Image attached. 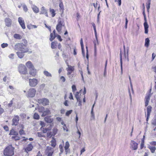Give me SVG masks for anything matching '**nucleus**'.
Here are the masks:
<instances>
[{"mask_svg": "<svg viewBox=\"0 0 156 156\" xmlns=\"http://www.w3.org/2000/svg\"><path fill=\"white\" fill-rule=\"evenodd\" d=\"M26 45L23 43H18L14 46V49L18 51H23V52H28V53H31V51H28L27 48H25Z\"/></svg>", "mask_w": 156, "mask_h": 156, "instance_id": "obj_1", "label": "nucleus"}, {"mask_svg": "<svg viewBox=\"0 0 156 156\" xmlns=\"http://www.w3.org/2000/svg\"><path fill=\"white\" fill-rule=\"evenodd\" d=\"M14 148L12 145L7 147L4 150L3 154L6 156H12L14 154Z\"/></svg>", "mask_w": 156, "mask_h": 156, "instance_id": "obj_2", "label": "nucleus"}, {"mask_svg": "<svg viewBox=\"0 0 156 156\" xmlns=\"http://www.w3.org/2000/svg\"><path fill=\"white\" fill-rule=\"evenodd\" d=\"M64 23L63 21L59 19L58 22V24L56 26V30L59 33L61 32L62 26H64Z\"/></svg>", "mask_w": 156, "mask_h": 156, "instance_id": "obj_3", "label": "nucleus"}, {"mask_svg": "<svg viewBox=\"0 0 156 156\" xmlns=\"http://www.w3.org/2000/svg\"><path fill=\"white\" fill-rule=\"evenodd\" d=\"M19 72L23 74H26L27 73V70L26 66L20 64L19 67Z\"/></svg>", "mask_w": 156, "mask_h": 156, "instance_id": "obj_4", "label": "nucleus"}, {"mask_svg": "<svg viewBox=\"0 0 156 156\" xmlns=\"http://www.w3.org/2000/svg\"><path fill=\"white\" fill-rule=\"evenodd\" d=\"M38 102L43 105H47L48 104L49 101L46 98H41L38 100Z\"/></svg>", "mask_w": 156, "mask_h": 156, "instance_id": "obj_5", "label": "nucleus"}, {"mask_svg": "<svg viewBox=\"0 0 156 156\" xmlns=\"http://www.w3.org/2000/svg\"><path fill=\"white\" fill-rule=\"evenodd\" d=\"M29 85L31 87H35L38 83L37 80L35 78L29 79Z\"/></svg>", "mask_w": 156, "mask_h": 156, "instance_id": "obj_6", "label": "nucleus"}, {"mask_svg": "<svg viewBox=\"0 0 156 156\" xmlns=\"http://www.w3.org/2000/svg\"><path fill=\"white\" fill-rule=\"evenodd\" d=\"M36 92V90L35 89L31 88L28 91V96L30 98H33L34 97Z\"/></svg>", "mask_w": 156, "mask_h": 156, "instance_id": "obj_7", "label": "nucleus"}, {"mask_svg": "<svg viewBox=\"0 0 156 156\" xmlns=\"http://www.w3.org/2000/svg\"><path fill=\"white\" fill-rule=\"evenodd\" d=\"M53 148L51 147H48L45 151L46 153L48 154L47 156H52L53 153Z\"/></svg>", "mask_w": 156, "mask_h": 156, "instance_id": "obj_8", "label": "nucleus"}, {"mask_svg": "<svg viewBox=\"0 0 156 156\" xmlns=\"http://www.w3.org/2000/svg\"><path fill=\"white\" fill-rule=\"evenodd\" d=\"M19 117L17 115L15 116L12 120V126H17L19 123Z\"/></svg>", "mask_w": 156, "mask_h": 156, "instance_id": "obj_9", "label": "nucleus"}, {"mask_svg": "<svg viewBox=\"0 0 156 156\" xmlns=\"http://www.w3.org/2000/svg\"><path fill=\"white\" fill-rule=\"evenodd\" d=\"M131 147L133 150H136L138 147V144L133 140H131L130 143Z\"/></svg>", "mask_w": 156, "mask_h": 156, "instance_id": "obj_10", "label": "nucleus"}, {"mask_svg": "<svg viewBox=\"0 0 156 156\" xmlns=\"http://www.w3.org/2000/svg\"><path fill=\"white\" fill-rule=\"evenodd\" d=\"M18 20L22 28L23 29H25L26 27L24 22V20H23V18L22 17H19L18 18Z\"/></svg>", "mask_w": 156, "mask_h": 156, "instance_id": "obj_11", "label": "nucleus"}, {"mask_svg": "<svg viewBox=\"0 0 156 156\" xmlns=\"http://www.w3.org/2000/svg\"><path fill=\"white\" fill-rule=\"evenodd\" d=\"M144 20H145V22L144 23V29H145V33L146 34H147L148 32V29L149 27V26L147 24V22L145 16H144Z\"/></svg>", "mask_w": 156, "mask_h": 156, "instance_id": "obj_12", "label": "nucleus"}, {"mask_svg": "<svg viewBox=\"0 0 156 156\" xmlns=\"http://www.w3.org/2000/svg\"><path fill=\"white\" fill-rule=\"evenodd\" d=\"M47 11V10L45 9V8L43 6L41 9L40 14H44L46 16L48 17Z\"/></svg>", "mask_w": 156, "mask_h": 156, "instance_id": "obj_13", "label": "nucleus"}, {"mask_svg": "<svg viewBox=\"0 0 156 156\" xmlns=\"http://www.w3.org/2000/svg\"><path fill=\"white\" fill-rule=\"evenodd\" d=\"M123 48L124 49V56L125 58V60H127V61H129V57H128V52H129V48L127 49L126 53L125 47L124 45H123Z\"/></svg>", "mask_w": 156, "mask_h": 156, "instance_id": "obj_14", "label": "nucleus"}, {"mask_svg": "<svg viewBox=\"0 0 156 156\" xmlns=\"http://www.w3.org/2000/svg\"><path fill=\"white\" fill-rule=\"evenodd\" d=\"M5 24L6 26L9 27L11 26L12 24L11 20L9 18H6L5 20Z\"/></svg>", "mask_w": 156, "mask_h": 156, "instance_id": "obj_15", "label": "nucleus"}, {"mask_svg": "<svg viewBox=\"0 0 156 156\" xmlns=\"http://www.w3.org/2000/svg\"><path fill=\"white\" fill-rule=\"evenodd\" d=\"M33 148V146L32 145L30 144H29L27 147L25 149V151L27 153H28V152L31 151Z\"/></svg>", "mask_w": 156, "mask_h": 156, "instance_id": "obj_16", "label": "nucleus"}, {"mask_svg": "<svg viewBox=\"0 0 156 156\" xmlns=\"http://www.w3.org/2000/svg\"><path fill=\"white\" fill-rule=\"evenodd\" d=\"M26 52H23V51H19L17 52L16 53L20 58H22L24 56V53Z\"/></svg>", "mask_w": 156, "mask_h": 156, "instance_id": "obj_17", "label": "nucleus"}, {"mask_svg": "<svg viewBox=\"0 0 156 156\" xmlns=\"http://www.w3.org/2000/svg\"><path fill=\"white\" fill-rule=\"evenodd\" d=\"M26 65V66L30 69H34V68L33 65L32 64V62L30 61H28L27 62Z\"/></svg>", "mask_w": 156, "mask_h": 156, "instance_id": "obj_18", "label": "nucleus"}, {"mask_svg": "<svg viewBox=\"0 0 156 156\" xmlns=\"http://www.w3.org/2000/svg\"><path fill=\"white\" fill-rule=\"evenodd\" d=\"M29 74L33 76H35L36 74V69H34V68L33 69H30Z\"/></svg>", "mask_w": 156, "mask_h": 156, "instance_id": "obj_19", "label": "nucleus"}, {"mask_svg": "<svg viewBox=\"0 0 156 156\" xmlns=\"http://www.w3.org/2000/svg\"><path fill=\"white\" fill-rule=\"evenodd\" d=\"M45 121L48 123H51L53 121V119L50 116H47L44 118Z\"/></svg>", "mask_w": 156, "mask_h": 156, "instance_id": "obj_20", "label": "nucleus"}, {"mask_svg": "<svg viewBox=\"0 0 156 156\" xmlns=\"http://www.w3.org/2000/svg\"><path fill=\"white\" fill-rule=\"evenodd\" d=\"M93 43L94 44V53L95 54H96L97 51L96 46L97 45H98V38H97V39H96V40L93 41Z\"/></svg>", "mask_w": 156, "mask_h": 156, "instance_id": "obj_21", "label": "nucleus"}, {"mask_svg": "<svg viewBox=\"0 0 156 156\" xmlns=\"http://www.w3.org/2000/svg\"><path fill=\"white\" fill-rule=\"evenodd\" d=\"M9 135H13L14 136L18 135V133L14 129H12L10 131L9 133Z\"/></svg>", "mask_w": 156, "mask_h": 156, "instance_id": "obj_22", "label": "nucleus"}, {"mask_svg": "<svg viewBox=\"0 0 156 156\" xmlns=\"http://www.w3.org/2000/svg\"><path fill=\"white\" fill-rule=\"evenodd\" d=\"M32 8L34 12L37 13L39 12V9L36 6L33 5L32 6Z\"/></svg>", "mask_w": 156, "mask_h": 156, "instance_id": "obj_23", "label": "nucleus"}, {"mask_svg": "<svg viewBox=\"0 0 156 156\" xmlns=\"http://www.w3.org/2000/svg\"><path fill=\"white\" fill-rule=\"evenodd\" d=\"M50 114V111L48 109H46L45 111H44L42 114L41 115L42 116H45L47 115Z\"/></svg>", "mask_w": 156, "mask_h": 156, "instance_id": "obj_24", "label": "nucleus"}, {"mask_svg": "<svg viewBox=\"0 0 156 156\" xmlns=\"http://www.w3.org/2000/svg\"><path fill=\"white\" fill-rule=\"evenodd\" d=\"M80 44H81V47L82 54L83 55V56L84 57V51L83 44V40H82V38H81L80 40Z\"/></svg>", "mask_w": 156, "mask_h": 156, "instance_id": "obj_25", "label": "nucleus"}, {"mask_svg": "<svg viewBox=\"0 0 156 156\" xmlns=\"http://www.w3.org/2000/svg\"><path fill=\"white\" fill-rule=\"evenodd\" d=\"M152 107L150 106H149L147 107V115H150V114L151 112Z\"/></svg>", "mask_w": 156, "mask_h": 156, "instance_id": "obj_26", "label": "nucleus"}, {"mask_svg": "<svg viewBox=\"0 0 156 156\" xmlns=\"http://www.w3.org/2000/svg\"><path fill=\"white\" fill-rule=\"evenodd\" d=\"M16 39L20 40L22 38L21 36L18 34H15L13 36Z\"/></svg>", "mask_w": 156, "mask_h": 156, "instance_id": "obj_27", "label": "nucleus"}, {"mask_svg": "<svg viewBox=\"0 0 156 156\" xmlns=\"http://www.w3.org/2000/svg\"><path fill=\"white\" fill-rule=\"evenodd\" d=\"M50 12L52 16V17H54L55 15V11L54 9H51V8H50Z\"/></svg>", "mask_w": 156, "mask_h": 156, "instance_id": "obj_28", "label": "nucleus"}, {"mask_svg": "<svg viewBox=\"0 0 156 156\" xmlns=\"http://www.w3.org/2000/svg\"><path fill=\"white\" fill-rule=\"evenodd\" d=\"M96 100V99L94 103L92 106V108L91 111V117L93 118V119H94V114L93 112V108L94 107Z\"/></svg>", "mask_w": 156, "mask_h": 156, "instance_id": "obj_29", "label": "nucleus"}, {"mask_svg": "<svg viewBox=\"0 0 156 156\" xmlns=\"http://www.w3.org/2000/svg\"><path fill=\"white\" fill-rule=\"evenodd\" d=\"M51 146L54 147L55 146L56 143L54 137L52 138V140H51Z\"/></svg>", "mask_w": 156, "mask_h": 156, "instance_id": "obj_30", "label": "nucleus"}, {"mask_svg": "<svg viewBox=\"0 0 156 156\" xmlns=\"http://www.w3.org/2000/svg\"><path fill=\"white\" fill-rule=\"evenodd\" d=\"M44 74L47 77H51V74L48 71H44L43 72Z\"/></svg>", "mask_w": 156, "mask_h": 156, "instance_id": "obj_31", "label": "nucleus"}, {"mask_svg": "<svg viewBox=\"0 0 156 156\" xmlns=\"http://www.w3.org/2000/svg\"><path fill=\"white\" fill-rule=\"evenodd\" d=\"M69 142L68 141H66L65 143V150L66 153L67 152V150L68 149V148L69 147Z\"/></svg>", "mask_w": 156, "mask_h": 156, "instance_id": "obj_32", "label": "nucleus"}, {"mask_svg": "<svg viewBox=\"0 0 156 156\" xmlns=\"http://www.w3.org/2000/svg\"><path fill=\"white\" fill-rule=\"evenodd\" d=\"M56 37V35L53 34V33H51L50 34V37L49 39L51 41H52Z\"/></svg>", "mask_w": 156, "mask_h": 156, "instance_id": "obj_33", "label": "nucleus"}, {"mask_svg": "<svg viewBox=\"0 0 156 156\" xmlns=\"http://www.w3.org/2000/svg\"><path fill=\"white\" fill-rule=\"evenodd\" d=\"M150 40L148 38H147L145 39V46L148 47L149 43Z\"/></svg>", "mask_w": 156, "mask_h": 156, "instance_id": "obj_34", "label": "nucleus"}, {"mask_svg": "<svg viewBox=\"0 0 156 156\" xmlns=\"http://www.w3.org/2000/svg\"><path fill=\"white\" fill-rule=\"evenodd\" d=\"M36 135L38 137H45V136L43 134V133L42 132H37V133Z\"/></svg>", "mask_w": 156, "mask_h": 156, "instance_id": "obj_35", "label": "nucleus"}, {"mask_svg": "<svg viewBox=\"0 0 156 156\" xmlns=\"http://www.w3.org/2000/svg\"><path fill=\"white\" fill-rule=\"evenodd\" d=\"M149 148L150 150L152 153H154L155 152L156 149L155 147L150 146L149 147Z\"/></svg>", "mask_w": 156, "mask_h": 156, "instance_id": "obj_36", "label": "nucleus"}, {"mask_svg": "<svg viewBox=\"0 0 156 156\" xmlns=\"http://www.w3.org/2000/svg\"><path fill=\"white\" fill-rule=\"evenodd\" d=\"M151 89L149 92H148L145 98H150L151 97V95L152 94V93L151 92Z\"/></svg>", "mask_w": 156, "mask_h": 156, "instance_id": "obj_37", "label": "nucleus"}, {"mask_svg": "<svg viewBox=\"0 0 156 156\" xmlns=\"http://www.w3.org/2000/svg\"><path fill=\"white\" fill-rule=\"evenodd\" d=\"M151 123L152 124L156 126V115H155L152 120Z\"/></svg>", "mask_w": 156, "mask_h": 156, "instance_id": "obj_38", "label": "nucleus"}, {"mask_svg": "<svg viewBox=\"0 0 156 156\" xmlns=\"http://www.w3.org/2000/svg\"><path fill=\"white\" fill-rule=\"evenodd\" d=\"M68 67L66 69L67 71H70L71 72H72L74 70V68L73 67H72L71 66H69L68 65Z\"/></svg>", "mask_w": 156, "mask_h": 156, "instance_id": "obj_39", "label": "nucleus"}, {"mask_svg": "<svg viewBox=\"0 0 156 156\" xmlns=\"http://www.w3.org/2000/svg\"><path fill=\"white\" fill-rule=\"evenodd\" d=\"M12 139H14L16 141H17L20 140V136H17V135H15V136H13L12 137Z\"/></svg>", "mask_w": 156, "mask_h": 156, "instance_id": "obj_40", "label": "nucleus"}, {"mask_svg": "<svg viewBox=\"0 0 156 156\" xmlns=\"http://www.w3.org/2000/svg\"><path fill=\"white\" fill-rule=\"evenodd\" d=\"M38 111L40 112H43L44 111V108L43 106L39 107L38 108Z\"/></svg>", "mask_w": 156, "mask_h": 156, "instance_id": "obj_41", "label": "nucleus"}, {"mask_svg": "<svg viewBox=\"0 0 156 156\" xmlns=\"http://www.w3.org/2000/svg\"><path fill=\"white\" fill-rule=\"evenodd\" d=\"M107 60L105 62V67L104 69V76H105L106 73V67L107 66Z\"/></svg>", "mask_w": 156, "mask_h": 156, "instance_id": "obj_42", "label": "nucleus"}, {"mask_svg": "<svg viewBox=\"0 0 156 156\" xmlns=\"http://www.w3.org/2000/svg\"><path fill=\"white\" fill-rule=\"evenodd\" d=\"M50 129L48 128H43L42 130L43 133H47L48 131L50 130Z\"/></svg>", "mask_w": 156, "mask_h": 156, "instance_id": "obj_43", "label": "nucleus"}, {"mask_svg": "<svg viewBox=\"0 0 156 156\" xmlns=\"http://www.w3.org/2000/svg\"><path fill=\"white\" fill-rule=\"evenodd\" d=\"M47 137L50 138L53 135L51 132H48L47 133Z\"/></svg>", "mask_w": 156, "mask_h": 156, "instance_id": "obj_44", "label": "nucleus"}, {"mask_svg": "<svg viewBox=\"0 0 156 156\" xmlns=\"http://www.w3.org/2000/svg\"><path fill=\"white\" fill-rule=\"evenodd\" d=\"M150 98H146V99L145 100V106L146 107L148 105V103L150 101Z\"/></svg>", "mask_w": 156, "mask_h": 156, "instance_id": "obj_45", "label": "nucleus"}, {"mask_svg": "<svg viewBox=\"0 0 156 156\" xmlns=\"http://www.w3.org/2000/svg\"><path fill=\"white\" fill-rule=\"evenodd\" d=\"M39 115L36 113H35L34 115V118L35 119H39Z\"/></svg>", "mask_w": 156, "mask_h": 156, "instance_id": "obj_46", "label": "nucleus"}, {"mask_svg": "<svg viewBox=\"0 0 156 156\" xmlns=\"http://www.w3.org/2000/svg\"><path fill=\"white\" fill-rule=\"evenodd\" d=\"M56 43H55L54 42H52L51 43V47L52 48L54 49L56 48Z\"/></svg>", "mask_w": 156, "mask_h": 156, "instance_id": "obj_47", "label": "nucleus"}, {"mask_svg": "<svg viewBox=\"0 0 156 156\" xmlns=\"http://www.w3.org/2000/svg\"><path fill=\"white\" fill-rule=\"evenodd\" d=\"M57 130L56 128H54L53 129L52 133L54 136L57 133Z\"/></svg>", "mask_w": 156, "mask_h": 156, "instance_id": "obj_48", "label": "nucleus"}, {"mask_svg": "<svg viewBox=\"0 0 156 156\" xmlns=\"http://www.w3.org/2000/svg\"><path fill=\"white\" fill-rule=\"evenodd\" d=\"M82 90H81L80 91V92H76V94H75V98H79L78 97L79 96V94L80 93H81V92L82 91Z\"/></svg>", "mask_w": 156, "mask_h": 156, "instance_id": "obj_49", "label": "nucleus"}, {"mask_svg": "<svg viewBox=\"0 0 156 156\" xmlns=\"http://www.w3.org/2000/svg\"><path fill=\"white\" fill-rule=\"evenodd\" d=\"M72 112L73 110H71L67 111L66 113V115L67 116H69V115Z\"/></svg>", "mask_w": 156, "mask_h": 156, "instance_id": "obj_50", "label": "nucleus"}, {"mask_svg": "<svg viewBox=\"0 0 156 156\" xmlns=\"http://www.w3.org/2000/svg\"><path fill=\"white\" fill-rule=\"evenodd\" d=\"M122 51L121 50H120V62L121 63L122 62Z\"/></svg>", "mask_w": 156, "mask_h": 156, "instance_id": "obj_51", "label": "nucleus"}, {"mask_svg": "<svg viewBox=\"0 0 156 156\" xmlns=\"http://www.w3.org/2000/svg\"><path fill=\"white\" fill-rule=\"evenodd\" d=\"M45 87V84L44 83L42 84L40 86V88L41 90H43Z\"/></svg>", "mask_w": 156, "mask_h": 156, "instance_id": "obj_52", "label": "nucleus"}, {"mask_svg": "<svg viewBox=\"0 0 156 156\" xmlns=\"http://www.w3.org/2000/svg\"><path fill=\"white\" fill-rule=\"evenodd\" d=\"M1 47L2 48H4L8 46V44L7 43H3L1 44Z\"/></svg>", "mask_w": 156, "mask_h": 156, "instance_id": "obj_53", "label": "nucleus"}, {"mask_svg": "<svg viewBox=\"0 0 156 156\" xmlns=\"http://www.w3.org/2000/svg\"><path fill=\"white\" fill-rule=\"evenodd\" d=\"M77 101L79 102L78 105L81 106V102L80 99V98H76Z\"/></svg>", "mask_w": 156, "mask_h": 156, "instance_id": "obj_54", "label": "nucleus"}, {"mask_svg": "<svg viewBox=\"0 0 156 156\" xmlns=\"http://www.w3.org/2000/svg\"><path fill=\"white\" fill-rule=\"evenodd\" d=\"M72 90L73 92L75 91L76 90V87L75 85H73L72 87Z\"/></svg>", "mask_w": 156, "mask_h": 156, "instance_id": "obj_55", "label": "nucleus"}, {"mask_svg": "<svg viewBox=\"0 0 156 156\" xmlns=\"http://www.w3.org/2000/svg\"><path fill=\"white\" fill-rule=\"evenodd\" d=\"M19 133L20 135H23L24 134V131L23 129H21L19 131Z\"/></svg>", "mask_w": 156, "mask_h": 156, "instance_id": "obj_56", "label": "nucleus"}, {"mask_svg": "<svg viewBox=\"0 0 156 156\" xmlns=\"http://www.w3.org/2000/svg\"><path fill=\"white\" fill-rule=\"evenodd\" d=\"M3 128L6 131H8L9 130V127L7 126H4Z\"/></svg>", "mask_w": 156, "mask_h": 156, "instance_id": "obj_57", "label": "nucleus"}, {"mask_svg": "<svg viewBox=\"0 0 156 156\" xmlns=\"http://www.w3.org/2000/svg\"><path fill=\"white\" fill-rule=\"evenodd\" d=\"M14 54H11L9 55V58L13 59L14 58Z\"/></svg>", "mask_w": 156, "mask_h": 156, "instance_id": "obj_58", "label": "nucleus"}, {"mask_svg": "<svg viewBox=\"0 0 156 156\" xmlns=\"http://www.w3.org/2000/svg\"><path fill=\"white\" fill-rule=\"evenodd\" d=\"M125 20H126V23H125V27L126 29L127 28V24L128 22V20L127 18H126Z\"/></svg>", "mask_w": 156, "mask_h": 156, "instance_id": "obj_59", "label": "nucleus"}, {"mask_svg": "<svg viewBox=\"0 0 156 156\" xmlns=\"http://www.w3.org/2000/svg\"><path fill=\"white\" fill-rule=\"evenodd\" d=\"M32 25L31 24H29L27 26V27L28 29L30 30L31 29H33Z\"/></svg>", "mask_w": 156, "mask_h": 156, "instance_id": "obj_60", "label": "nucleus"}, {"mask_svg": "<svg viewBox=\"0 0 156 156\" xmlns=\"http://www.w3.org/2000/svg\"><path fill=\"white\" fill-rule=\"evenodd\" d=\"M23 10L25 12H26L27 11L28 9H27V6L26 5H23Z\"/></svg>", "mask_w": 156, "mask_h": 156, "instance_id": "obj_61", "label": "nucleus"}, {"mask_svg": "<svg viewBox=\"0 0 156 156\" xmlns=\"http://www.w3.org/2000/svg\"><path fill=\"white\" fill-rule=\"evenodd\" d=\"M57 38L60 41H61L62 40L61 39V37L59 35H57Z\"/></svg>", "mask_w": 156, "mask_h": 156, "instance_id": "obj_62", "label": "nucleus"}, {"mask_svg": "<svg viewBox=\"0 0 156 156\" xmlns=\"http://www.w3.org/2000/svg\"><path fill=\"white\" fill-rule=\"evenodd\" d=\"M156 54H154V53H153L152 54V60H153L155 58L156 56Z\"/></svg>", "mask_w": 156, "mask_h": 156, "instance_id": "obj_63", "label": "nucleus"}, {"mask_svg": "<svg viewBox=\"0 0 156 156\" xmlns=\"http://www.w3.org/2000/svg\"><path fill=\"white\" fill-rule=\"evenodd\" d=\"M68 101L67 100H66L65 101L64 103V104L66 106H68Z\"/></svg>", "mask_w": 156, "mask_h": 156, "instance_id": "obj_64", "label": "nucleus"}]
</instances>
